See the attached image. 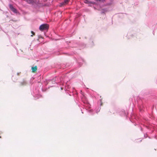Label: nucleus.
<instances>
[{"instance_id":"f257e3e1","label":"nucleus","mask_w":157,"mask_h":157,"mask_svg":"<svg viewBox=\"0 0 157 157\" xmlns=\"http://www.w3.org/2000/svg\"><path fill=\"white\" fill-rule=\"evenodd\" d=\"M49 25L47 24H43L41 25L39 27L40 30L42 31L44 30H46L48 29Z\"/></svg>"},{"instance_id":"f03ea898","label":"nucleus","mask_w":157,"mask_h":157,"mask_svg":"<svg viewBox=\"0 0 157 157\" xmlns=\"http://www.w3.org/2000/svg\"><path fill=\"white\" fill-rule=\"evenodd\" d=\"M9 8L13 12L15 13H17V10L14 8L13 6L11 4H10L9 5Z\"/></svg>"},{"instance_id":"7ed1b4c3","label":"nucleus","mask_w":157,"mask_h":157,"mask_svg":"<svg viewBox=\"0 0 157 157\" xmlns=\"http://www.w3.org/2000/svg\"><path fill=\"white\" fill-rule=\"evenodd\" d=\"M69 1V0H64V2L60 4L61 6H62L67 4L68 3Z\"/></svg>"},{"instance_id":"20e7f679","label":"nucleus","mask_w":157,"mask_h":157,"mask_svg":"<svg viewBox=\"0 0 157 157\" xmlns=\"http://www.w3.org/2000/svg\"><path fill=\"white\" fill-rule=\"evenodd\" d=\"M28 3L29 4H33L34 2V0H24Z\"/></svg>"},{"instance_id":"39448f33","label":"nucleus","mask_w":157,"mask_h":157,"mask_svg":"<svg viewBox=\"0 0 157 157\" xmlns=\"http://www.w3.org/2000/svg\"><path fill=\"white\" fill-rule=\"evenodd\" d=\"M32 72L33 73L35 72L37 70V66H35L34 67H32Z\"/></svg>"},{"instance_id":"423d86ee","label":"nucleus","mask_w":157,"mask_h":157,"mask_svg":"<svg viewBox=\"0 0 157 157\" xmlns=\"http://www.w3.org/2000/svg\"><path fill=\"white\" fill-rule=\"evenodd\" d=\"M27 84V82L25 81H23V82H21L20 83L21 86H23Z\"/></svg>"},{"instance_id":"0eeeda50","label":"nucleus","mask_w":157,"mask_h":157,"mask_svg":"<svg viewBox=\"0 0 157 157\" xmlns=\"http://www.w3.org/2000/svg\"><path fill=\"white\" fill-rule=\"evenodd\" d=\"M31 33L32 34V35L31 36H33L35 35V33L33 31H31Z\"/></svg>"},{"instance_id":"6e6552de","label":"nucleus","mask_w":157,"mask_h":157,"mask_svg":"<svg viewBox=\"0 0 157 157\" xmlns=\"http://www.w3.org/2000/svg\"><path fill=\"white\" fill-rule=\"evenodd\" d=\"M95 0L97 1H99V2H103L105 1V0Z\"/></svg>"},{"instance_id":"1a4fd4ad","label":"nucleus","mask_w":157,"mask_h":157,"mask_svg":"<svg viewBox=\"0 0 157 157\" xmlns=\"http://www.w3.org/2000/svg\"><path fill=\"white\" fill-rule=\"evenodd\" d=\"M84 2L86 3H88V1L87 0H85Z\"/></svg>"}]
</instances>
